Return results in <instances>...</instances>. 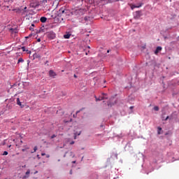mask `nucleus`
<instances>
[{"instance_id": "obj_1", "label": "nucleus", "mask_w": 179, "mask_h": 179, "mask_svg": "<svg viewBox=\"0 0 179 179\" xmlns=\"http://www.w3.org/2000/svg\"><path fill=\"white\" fill-rule=\"evenodd\" d=\"M69 15V10L65 9V8L62 7L59 12H57V16L58 17H62V20H64L66 16Z\"/></svg>"}, {"instance_id": "obj_2", "label": "nucleus", "mask_w": 179, "mask_h": 179, "mask_svg": "<svg viewBox=\"0 0 179 179\" xmlns=\"http://www.w3.org/2000/svg\"><path fill=\"white\" fill-rule=\"evenodd\" d=\"M104 99H108V96L106 94H102L101 96H99V98L95 97V101H99Z\"/></svg>"}, {"instance_id": "obj_3", "label": "nucleus", "mask_w": 179, "mask_h": 179, "mask_svg": "<svg viewBox=\"0 0 179 179\" xmlns=\"http://www.w3.org/2000/svg\"><path fill=\"white\" fill-rule=\"evenodd\" d=\"M49 76L50 78H52L53 79L55 78V76H57V73L52 70L49 71Z\"/></svg>"}, {"instance_id": "obj_4", "label": "nucleus", "mask_w": 179, "mask_h": 179, "mask_svg": "<svg viewBox=\"0 0 179 179\" xmlns=\"http://www.w3.org/2000/svg\"><path fill=\"white\" fill-rule=\"evenodd\" d=\"M162 50H163V48L161 46L157 47V48L155 51V55H157L159 54V52H160V51H162Z\"/></svg>"}, {"instance_id": "obj_5", "label": "nucleus", "mask_w": 179, "mask_h": 179, "mask_svg": "<svg viewBox=\"0 0 179 179\" xmlns=\"http://www.w3.org/2000/svg\"><path fill=\"white\" fill-rule=\"evenodd\" d=\"M17 105L20 106L21 108H23L24 106L21 103V101H20V99L17 98Z\"/></svg>"}, {"instance_id": "obj_6", "label": "nucleus", "mask_w": 179, "mask_h": 179, "mask_svg": "<svg viewBox=\"0 0 179 179\" xmlns=\"http://www.w3.org/2000/svg\"><path fill=\"white\" fill-rule=\"evenodd\" d=\"M40 20H41V22L42 23H45V22H47V17H41Z\"/></svg>"}, {"instance_id": "obj_7", "label": "nucleus", "mask_w": 179, "mask_h": 179, "mask_svg": "<svg viewBox=\"0 0 179 179\" xmlns=\"http://www.w3.org/2000/svg\"><path fill=\"white\" fill-rule=\"evenodd\" d=\"M48 36L50 38L54 39V38L55 37V34L50 32L49 33Z\"/></svg>"}, {"instance_id": "obj_8", "label": "nucleus", "mask_w": 179, "mask_h": 179, "mask_svg": "<svg viewBox=\"0 0 179 179\" xmlns=\"http://www.w3.org/2000/svg\"><path fill=\"white\" fill-rule=\"evenodd\" d=\"M29 170H28V171L26 172V176H23L22 178H23V179L28 178H29Z\"/></svg>"}, {"instance_id": "obj_9", "label": "nucleus", "mask_w": 179, "mask_h": 179, "mask_svg": "<svg viewBox=\"0 0 179 179\" xmlns=\"http://www.w3.org/2000/svg\"><path fill=\"white\" fill-rule=\"evenodd\" d=\"M5 3H13V0H4Z\"/></svg>"}, {"instance_id": "obj_10", "label": "nucleus", "mask_w": 179, "mask_h": 179, "mask_svg": "<svg viewBox=\"0 0 179 179\" xmlns=\"http://www.w3.org/2000/svg\"><path fill=\"white\" fill-rule=\"evenodd\" d=\"M71 37V34H67L64 35V38H69Z\"/></svg>"}, {"instance_id": "obj_11", "label": "nucleus", "mask_w": 179, "mask_h": 179, "mask_svg": "<svg viewBox=\"0 0 179 179\" xmlns=\"http://www.w3.org/2000/svg\"><path fill=\"white\" fill-rule=\"evenodd\" d=\"M141 6H135V5H133L131 6V9L134 10L135 9V8H141Z\"/></svg>"}, {"instance_id": "obj_12", "label": "nucleus", "mask_w": 179, "mask_h": 179, "mask_svg": "<svg viewBox=\"0 0 179 179\" xmlns=\"http://www.w3.org/2000/svg\"><path fill=\"white\" fill-rule=\"evenodd\" d=\"M157 129H158L157 134H159V135H160L161 134L160 131L162 130V129L161 127H158Z\"/></svg>"}, {"instance_id": "obj_13", "label": "nucleus", "mask_w": 179, "mask_h": 179, "mask_svg": "<svg viewBox=\"0 0 179 179\" xmlns=\"http://www.w3.org/2000/svg\"><path fill=\"white\" fill-rule=\"evenodd\" d=\"M159 106H155V107H154V110H155V111H159Z\"/></svg>"}, {"instance_id": "obj_14", "label": "nucleus", "mask_w": 179, "mask_h": 179, "mask_svg": "<svg viewBox=\"0 0 179 179\" xmlns=\"http://www.w3.org/2000/svg\"><path fill=\"white\" fill-rule=\"evenodd\" d=\"M23 59L22 58H20L19 59H18V62H17V64H20V62H23Z\"/></svg>"}, {"instance_id": "obj_15", "label": "nucleus", "mask_w": 179, "mask_h": 179, "mask_svg": "<svg viewBox=\"0 0 179 179\" xmlns=\"http://www.w3.org/2000/svg\"><path fill=\"white\" fill-rule=\"evenodd\" d=\"M37 151V146H34V152H31V153H34Z\"/></svg>"}, {"instance_id": "obj_16", "label": "nucleus", "mask_w": 179, "mask_h": 179, "mask_svg": "<svg viewBox=\"0 0 179 179\" xmlns=\"http://www.w3.org/2000/svg\"><path fill=\"white\" fill-rule=\"evenodd\" d=\"M56 137H57L56 134H53V135L50 136V139H53Z\"/></svg>"}, {"instance_id": "obj_17", "label": "nucleus", "mask_w": 179, "mask_h": 179, "mask_svg": "<svg viewBox=\"0 0 179 179\" xmlns=\"http://www.w3.org/2000/svg\"><path fill=\"white\" fill-rule=\"evenodd\" d=\"M107 106H108V108H110L112 106L111 103L110 102H108Z\"/></svg>"}, {"instance_id": "obj_18", "label": "nucleus", "mask_w": 179, "mask_h": 179, "mask_svg": "<svg viewBox=\"0 0 179 179\" xmlns=\"http://www.w3.org/2000/svg\"><path fill=\"white\" fill-rule=\"evenodd\" d=\"M80 12V10H76L74 11V14L76 15V13H79Z\"/></svg>"}, {"instance_id": "obj_19", "label": "nucleus", "mask_w": 179, "mask_h": 179, "mask_svg": "<svg viewBox=\"0 0 179 179\" xmlns=\"http://www.w3.org/2000/svg\"><path fill=\"white\" fill-rule=\"evenodd\" d=\"M8 151H5V152H3V153L2 154V155H4V156H6V155H8Z\"/></svg>"}, {"instance_id": "obj_20", "label": "nucleus", "mask_w": 179, "mask_h": 179, "mask_svg": "<svg viewBox=\"0 0 179 179\" xmlns=\"http://www.w3.org/2000/svg\"><path fill=\"white\" fill-rule=\"evenodd\" d=\"M21 49H22V50L23 52L26 51V47H24V46H22V47L21 48Z\"/></svg>"}, {"instance_id": "obj_21", "label": "nucleus", "mask_w": 179, "mask_h": 179, "mask_svg": "<svg viewBox=\"0 0 179 179\" xmlns=\"http://www.w3.org/2000/svg\"><path fill=\"white\" fill-rule=\"evenodd\" d=\"M69 154H70V156L71 157V158L74 157V154H73L72 152H69Z\"/></svg>"}, {"instance_id": "obj_22", "label": "nucleus", "mask_w": 179, "mask_h": 179, "mask_svg": "<svg viewBox=\"0 0 179 179\" xmlns=\"http://www.w3.org/2000/svg\"><path fill=\"white\" fill-rule=\"evenodd\" d=\"M25 52H27V54H30V52H31L30 50H29L28 49L25 50Z\"/></svg>"}, {"instance_id": "obj_23", "label": "nucleus", "mask_w": 179, "mask_h": 179, "mask_svg": "<svg viewBox=\"0 0 179 179\" xmlns=\"http://www.w3.org/2000/svg\"><path fill=\"white\" fill-rule=\"evenodd\" d=\"M13 10L14 12H18V11H19V9L15 8V9H13Z\"/></svg>"}, {"instance_id": "obj_24", "label": "nucleus", "mask_w": 179, "mask_h": 179, "mask_svg": "<svg viewBox=\"0 0 179 179\" xmlns=\"http://www.w3.org/2000/svg\"><path fill=\"white\" fill-rule=\"evenodd\" d=\"M169 118H170L169 116L166 117V119H164V121H167V120H169Z\"/></svg>"}, {"instance_id": "obj_25", "label": "nucleus", "mask_w": 179, "mask_h": 179, "mask_svg": "<svg viewBox=\"0 0 179 179\" xmlns=\"http://www.w3.org/2000/svg\"><path fill=\"white\" fill-rule=\"evenodd\" d=\"M87 19H90V17H85L84 20L87 21Z\"/></svg>"}, {"instance_id": "obj_26", "label": "nucleus", "mask_w": 179, "mask_h": 179, "mask_svg": "<svg viewBox=\"0 0 179 179\" xmlns=\"http://www.w3.org/2000/svg\"><path fill=\"white\" fill-rule=\"evenodd\" d=\"M39 97L41 98H45V96L43 95H39Z\"/></svg>"}, {"instance_id": "obj_27", "label": "nucleus", "mask_w": 179, "mask_h": 179, "mask_svg": "<svg viewBox=\"0 0 179 179\" xmlns=\"http://www.w3.org/2000/svg\"><path fill=\"white\" fill-rule=\"evenodd\" d=\"M45 157H46V158H50V155H45Z\"/></svg>"}, {"instance_id": "obj_28", "label": "nucleus", "mask_w": 179, "mask_h": 179, "mask_svg": "<svg viewBox=\"0 0 179 179\" xmlns=\"http://www.w3.org/2000/svg\"><path fill=\"white\" fill-rule=\"evenodd\" d=\"M70 144H71V145H74V141H71Z\"/></svg>"}, {"instance_id": "obj_29", "label": "nucleus", "mask_w": 179, "mask_h": 179, "mask_svg": "<svg viewBox=\"0 0 179 179\" xmlns=\"http://www.w3.org/2000/svg\"><path fill=\"white\" fill-rule=\"evenodd\" d=\"M37 41H38V43H40V41H41V39L38 38V39L37 40Z\"/></svg>"}, {"instance_id": "obj_30", "label": "nucleus", "mask_w": 179, "mask_h": 179, "mask_svg": "<svg viewBox=\"0 0 179 179\" xmlns=\"http://www.w3.org/2000/svg\"><path fill=\"white\" fill-rule=\"evenodd\" d=\"M73 76H74V78H78V76H76V74H74Z\"/></svg>"}, {"instance_id": "obj_31", "label": "nucleus", "mask_w": 179, "mask_h": 179, "mask_svg": "<svg viewBox=\"0 0 179 179\" xmlns=\"http://www.w3.org/2000/svg\"><path fill=\"white\" fill-rule=\"evenodd\" d=\"M80 111H82V109H81L80 110H78V111H77V114L79 113H80Z\"/></svg>"}, {"instance_id": "obj_32", "label": "nucleus", "mask_w": 179, "mask_h": 179, "mask_svg": "<svg viewBox=\"0 0 179 179\" xmlns=\"http://www.w3.org/2000/svg\"><path fill=\"white\" fill-rule=\"evenodd\" d=\"M41 155L45 156V153H42V154H41Z\"/></svg>"}, {"instance_id": "obj_33", "label": "nucleus", "mask_w": 179, "mask_h": 179, "mask_svg": "<svg viewBox=\"0 0 179 179\" xmlns=\"http://www.w3.org/2000/svg\"><path fill=\"white\" fill-rule=\"evenodd\" d=\"M69 174L72 175V170L69 171Z\"/></svg>"}, {"instance_id": "obj_34", "label": "nucleus", "mask_w": 179, "mask_h": 179, "mask_svg": "<svg viewBox=\"0 0 179 179\" xmlns=\"http://www.w3.org/2000/svg\"><path fill=\"white\" fill-rule=\"evenodd\" d=\"M26 9H27V7L24 8V10H26Z\"/></svg>"}, {"instance_id": "obj_35", "label": "nucleus", "mask_w": 179, "mask_h": 179, "mask_svg": "<svg viewBox=\"0 0 179 179\" xmlns=\"http://www.w3.org/2000/svg\"><path fill=\"white\" fill-rule=\"evenodd\" d=\"M66 155L64 154V155L63 156V157L66 158Z\"/></svg>"}, {"instance_id": "obj_36", "label": "nucleus", "mask_w": 179, "mask_h": 179, "mask_svg": "<svg viewBox=\"0 0 179 179\" xmlns=\"http://www.w3.org/2000/svg\"><path fill=\"white\" fill-rule=\"evenodd\" d=\"M133 108H134V106L130 107V109H131V110H132Z\"/></svg>"}, {"instance_id": "obj_37", "label": "nucleus", "mask_w": 179, "mask_h": 179, "mask_svg": "<svg viewBox=\"0 0 179 179\" xmlns=\"http://www.w3.org/2000/svg\"><path fill=\"white\" fill-rule=\"evenodd\" d=\"M26 150L25 149H22V152H24Z\"/></svg>"}, {"instance_id": "obj_38", "label": "nucleus", "mask_w": 179, "mask_h": 179, "mask_svg": "<svg viewBox=\"0 0 179 179\" xmlns=\"http://www.w3.org/2000/svg\"><path fill=\"white\" fill-rule=\"evenodd\" d=\"M72 163H73V164H76V161H74V162H72Z\"/></svg>"}, {"instance_id": "obj_39", "label": "nucleus", "mask_w": 179, "mask_h": 179, "mask_svg": "<svg viewBox=\"0 0 179 179\" xmlns=\"http://www.w3.org/2000/svg\"><path fill=\"white\" fill-rule=\"evenodd\" d=\"M37 173H38V171H36V172H34V174H36Z\"/></svg>"}, {"instance_id": "obj_40", "label": "nucleus", "mask_w": 179, "mask_h": 179, "mask_svg": "<svg viewBox=\"0 0 179 179\" xmlns=\"http://www.w3.org/2000/svg\"><path fill=\"white\" fill-rule=\"evenodd\" d=\"M31 26L34 27V24H31Z\"/></svg>"}, {"instance_id": "obj_41", "label": "nucleus", "mask_w": 179, "mask_h": 179, "mask_svg": "<svg viewBox=\"0 0 179 179\" xmlns=\"http://www.w3.org/2000/svg\"><path fill=\"white\" fill-rule=\"evenodd\" d=\"M87 48L90 50V46H88V47H87Z\"/></svg>"}, {"instance_id": "obj_42", "label": "nucleus", "mask_w": 179, "mask_h": 179, "mask_svg": "<svg viewBox=\"0 0 179 179\" xmlns=\"http://www.w3.org/2000/svg\"><path fill=\"white\" fill-rule=\"evenodd\" d=\"M107 52L108 53V52H110V50H107Z\"/></svg>"}, {"instance_id": "obj_43", "label": "nucleus", "mask_w": 179, "mask_h": 179, "mask_svg": "<svg viewBox=\"0 0 179 179\" xmlns=\"http://www.w3.org/2000/svg\"><path fill=\"white\" fill-rule=\"evenodd\" d=\"M76 136H74V139H76Z\"/></svg>"}, {"instance_id": "obj_44", "label": "nucleus", "mask_w": 179, "mask_h": 179, "mask_svg": "<svg viewBox=\"0 0 179 179\" xmlns=\"http://www.w3.org/2000/svg\"><path fill=\"white\" fill-rule=\"evenodd\" d=\"M8 148H11V145H8Z\"/></svg>"}, {"instance_id": "obj_45", "label": "nucleus", "mask_w": 179, "mask_h": 179, "mask_svg": "<svg viewBox=\"0 0 179 179\" xmlns=\"http://www.w3.org/2000/svg\"><path fill=\"white\" fill-rule=\"evenodd\" d=\"M6 8H9V6H6Z\"/></svg>"}, {"instance_id": "obj_46", "label": "nucleus", "mask_w": 179, "mask_h": 179, "mask_svg": "<svg viewBox=\"0 0 179 179\" xmlns=\"http://www.w3.org/2000/svg\"><path fill=\"white\" fill-rule=\"evenodd\" d=\"M77 135H78V136L80 135V133L78 134Z\"/></svg>"}, {"instance_id": "obj_47", "label": "nucleus", "mask_w": 179, "mask_h": 179, "mask_svg": "<svg viewBox=\"0 0 179 179\" xmlns=\"http://www.w3.org/2000/svg\"><path fill=\"white\" fill-rule=\"evenodd\" d=\"M61 160L60 159H58V162H60Z\"/></svg>"}, {"instance_id": "obj_48", "label": "nucleus", "mask_w": 179, "mask_h": 179, "mask_svg": "<svg viewBox=\"0 0 179 179\" xmlns=\"http://www.w3.org/2000/svg\"><path fill=\"white\" fill-rule=\"evenodd\" d=\"M21 143H22V141H21V142H20Z\"/></svg>"}, {"instance_id": "obj_49", "label": "nucleus", "mask_w": 179, "mask_h": 179, "mask_svg": "<svg viewBox=\"0 0 179 179\" xmlns=\"http://www.w3.org/2000/svg\"><path fill=\"white\" fill-rule=\"evenodd\" d=\"M37 157H39V155H37Z\"/></svg>"}, {"instance_id": "obj_50", "label": "nucleus", "mask_w": 179, "mask_h": 179, "mask_svg": "<svg viewBox=\"0 0 179 179\" xmlns=\"http://www.w3.org/2000/svg\"><path fill=\"white\" fill-rule=\"evenodd\" d=\"M178 40H179V36L178 37Z\"/></svg>"}, {"instance_id": "obj_51", "label": "nucleus", "mask_w": 179, "mask_h": 179, "mask_svg": "<svg viewBox=\"0 0 179 179\" xmlns=\"http://www.w3.org/2000/svg\"><path fill=\"white\" fill-rule=\"evenodd\" d=\"M86 55H87V52H86Z\"/></svg>"}, {"instance_id": "obj_52", "label": "nucleus", "mask_w": 179, "mask_h": 179, "mask_svg": "<svg viewBox=\"0 0 179 179\" xmlns=\"http://www.w3.org/2000/svg\"><path fill=\"white\" fill-rule=\"evenodd\" d=\"M43 93H45V92H43Z\"/></svg>"}]
</instances>
